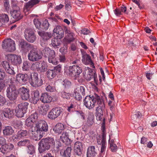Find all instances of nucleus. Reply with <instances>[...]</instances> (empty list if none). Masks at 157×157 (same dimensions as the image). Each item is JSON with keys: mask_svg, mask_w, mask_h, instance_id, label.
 Listing matches in <instances>:
<instances>
[{"mask_svg": "<svg viewBox=\"0 0 157 157\" xmlns=\"http://www.w3.org/2000/svg\"><path fill=\"white\" fill-rule=\"evenodd\" d=\"M32 47L29 49L30 51L28 55V59L30 61L35 62L41 59L42 56L38 51L37 47L34 46Z\"/></svg>", "mask_w": 157, "mask_h": 157, "instance_id": "nucleus-6", "label": "nucleus"}, {"mask_svg": "<svg viewBox=\"0 0 157 157\" xmlns=\"http://www.w3.org/2000/svg\"><path fill=\"white\" fill-rule=\"evenodd\" d=\"M10 12L11 16L17 21L21 19L22 17L20 10H11Z\"/></svg>", "mask_w": 157, "mask_h": 157, "instance_id": "nucleus-27", "label": "nucleus"}, {"mask_svg": "<svg viewBox=\"0 0 157 157\" xmlns=\"http://www.w3.org/2000/svg\"><path fill=\"white\" fill-rule=\"evenodd\" d=\"M83 102L84 105L89 109L94 108L96 103L99 106L104 103L100 97L96 94H94L91 97L90 96H86Z\"/></svg>", "mask_w": 157, "mask_h": 157, "instance_id": "nucleus-1", "label": "nucleus"}, {"mask_svg": "<svg viewBox=\"0 0 157 157\" xmlns=\"http://www.w3.org/2000/svg\"><path fill=\"white\" fill-rule=\"evenodd\" d=\"M6 102L5 98L0 94V105H3Z\"/></svg>", "mask_w": 157, "mask_h": 157, "instance_id": "nucleus-55", "label": "nucleus"}, {"mask_svg": "<svg viewBox=\"0 0 157 157\" xmlns=\"http://www.w3.org/2000/svg\"><path fill=\"white\" fill-rule=\"evenodd\" d=\"M114 140L112 139L111 141L109 140V143L110 144V148L112 152H115L117 150V146L116 144H114Z\"/></svg>", "mask_w": 157, "mask_h": 157, "instance_id": "nucleus-43", "label": "nucleus"}, {"mask_svg": "<svg viewBox=\"0 0 157 157\" xmlns=\"http://www.w3.org/2000/svg\"><path fill=\"white\" fill-rule=\"evenodd\" d=\"M40 63V62H36L33 63L31 67V69L34 71H37L38 72Z\"/></svg>", "mask_w": 157, "mask_h": 157, "instance_id": "nucleus-49", "label": "nucleus"}, {"mask_svg": "<svg viewBox=\"0 0 157 157\" xmlns=\"http://www.w3.org/2000/svg\"><path fill=\"white\" fill-rule=\"evenodd\" d=\"M86 73H87L86 78L87 80H90L93 79L94 82L97 84L98 82V79L97 75L94 71H92V69L89 67L86 68Z\"/></svg>", "mask_w": 157, "mask_h": 157, "instance_id": "nucleus-14", "label": "nucleus"}, {"mask_svg": "<svg viewBox=\"0 0 157 157\" xmlns=\"http://www.w3.org/2000/svg\"><path fill=\"white\" fill-rule=\"evenodd\" d=\"M38 33L39 35L44 40H48L51 38L52 36V34L51 33L45 32L44 31H38Z\"/></svg>", "mask_w": 157, "mask_h": 157, "instance_id": "nucleus-29", "label": "nucleus"}, {"mask_svg": "<svg viewBox=\"0 0 157 157\" xmlns=\"http://www.w3.org/2000/svg\"><path fill=\"white\" fill-rule=\"evenodd\" d=\"M49 25L48 21L47 20H45L43 22L42 25L44 26V29L45 30H47L49 26Z\"/></svg>", "mask_w": 157, "mask_h": 157, "instance_id": "nucleus-60", "label": "nucleus"}, {"mask_svg": "<svg viewBox=\"0 0 157 157\" xmlns=\"http://www.w3.org/2000/svg\"><path fill=\"white\" fill-rule=\"evenodd\" d=\"M23 125L22 122L20 121H17L15 124V127L17 128H20Z\"/></svg>", "mask_w": 157, "mask_h": 157, "instance_id": "nucleus-64", "label": "nucleus"}, {"mask_svg": "<svg viewBox=\"0 0 157 157\" xmlns=\"http://www.w3.org/2000/svg\"><path fill=\"white\" fill-rule=\"evenodd\" d=\"M34 123V121L31 119L29 117L26 119L25 122V124L26 126L28 127H31V130L30 131V132H32V134H33V132H34V130L33 127H32V126L33 125Z\"/></svg>", "mask_w": 157, "mask_h": 157, "instance_id": "nucleus-42", "label": "nucleus"}, {"mask_svg": "<svg viewBox=\"0 0 157 157\" xmlns=\"http://www.w3.org/2000/svg\"><path fill=\"white\" fill-rule=\"evenodd\" d=\"M55 142L56 141L52 138L47 137L42 139L38 144V150L40 153L48 150L51 147H54Z\"/></svg>", "mask_w": 157, "mask_h": 157, "instance_id": "nucleus-2", "label": "nucleus"}, {"mask_svg": "<svg viewBox=\"0 0 157 157\" xmlns=\"http://www.w3.org/2000/svg\"><path fill=\"white\" fill-rule=\"evenodd\" d=\"M11 9L13 10H17L19 9L18 6V2L16 0H11Z\"/></svg>", "mask_w": 157, "mask_h": 157, "instance_id": "nucleus-45", "label": "nucleus"}, {"mask_svg": "<svg viewBox=\"0 0 157 157\" xmlns=\"http://www.w3.org/2000/svg\"><path fill=\"white\" fill-rule=\"evenodd\" d=\"M28 76L27 74H19L16 75L15 81L21 85L25 84V82L27 81V77Z\"/></svg>", "mask_w": 157, "mask_h": 157, "instance_id": "nucleus-19", "label": "nucleus"}, {"mask_svg": "<svg viewBox=\"0 0 157 157\" xmlns=\"http://www.w3.org/2000/svg\"><path fill=\"white\" fill-rule=\"evenodd\" d=\"M14 132L12 127L10 126H6L3 130V133L4 136H9L11 135Z\"/></svg>", "mask_w": 157, "mask_h": 157, "instance_id": "nucleus-33", "label": "nucleus"}, {"mask_svg": "<svg viewBox=\"0 0 157 157\" xmlns=\"http://www.w3.org/2000/svg\"><path fill=\"white\" fill-rule=\"evenodd\" d=\"M13 147L14 146L12 144H7L2 145L0 149L2 153L5 154L12 150Z\"/></svg>", "mask_w": 157, "mask_h": 157, "instance_id": "nucleus-21", "label": "nucleus"}, {"mask_svg": "<svg viewBox=\"0 0 157 157\" xmlns=\"http://www.w3.org/2000/svg\"><path fill=\"white\" fill-rule=\"evenodd\" d=\"M69 132H64L62 133L61 136H60V139L63 143L65 142V141L68 142L70 140L69 139Z\"/></svg>", "mask_w": 157, "mask_h": 157, "instance_id": "nucleus-40", "label": "nucleus"}, {"mask_svg": "<svg viewBox=\"0 0 157 157\" xmlns=\"http://www.w3.org/2000/svg\"><path fill=\"white\" fill-rule=\"evenodd\" d=\"M96 154L94 146H92L88 148L86 154L87 157H95Z\"/></svg>", "mask_w": 157, "mask_h": 157, "instance_id": "nucleus-28", "label": "nucleus"}, {"mask_svg": "<svg viewBox=\"0 0 157 157\" xmlns=\"http://www.w3.org/2000/svg\"><path fill=\"white\" fill-rule=\"evenodd\" d=\"M28 134L26 130H21L18 132L17 135H15L13 136V139H19L22 137L26 136Z\"/></svg>", "mask_w": 157, "mask_h": 157, "instance_id": "nucleus-30", "label": "nucleus"}, {"mask_svg": "<svg viewBox=\"0 0 157 157\" xmlns=\"http://www.w3.org/2000/svg\"><path fill=\"white\" fill-rule=\"evenodd\" d=\"M75 34L73 33L71 34H67L63 40V41L65 43H69L73 41L74 40V36Z\"/></svg>", "mask_w": 157, "mask_h": 157, "instance_id": "nucleus-35", "label": "nucleus"}, {"mask_svg": "<svg viewBox=\"0 0 157 157\" xmlns=\"http://www.w3.org/2000/svg\"><path fill=\"white\" fill-rule=\"evenodd\" d=\"M0 18L4 24L7 23L9 20L8 16L6 14H0Z\"/></svg>", "mask_w": 157, "mask_h": 157, "instance_id": "nucleus-48", "label": "nucleus"}, {"mask_svg": "<svg viewBox=\"0 0 157 157\" xmlns=\"http://www.w3.org/2000/svg\"><path fill=\"white\" fill-rule=\"evenodd\" d=\"M71 151V147H68L65 149H62L60 154L63 157H70Z\"/></svg>", "mask_w": 157, "mask_h": 157, "instance_id": "nucleus-31", "label": "nucleus"}, {"mask_svg": "<svg viewBox=\"0 0 157 157\" xmlns=\"http://www.w3.org/2000/svg\"><path fill=\"white\" fill-rule=\"evenodd\" d=\"M61 97L63 99H69L70 98V94L68 93H67L64 91H63L61 93Z\"/></svg>", "mask_w": 157, "mask_h": 157, "instance_id": "nucleus-51", "label": "nucleus"}, {"mask_svg": "<svg viewBox=\"0 0 157 157\" xmlns=\"http://www.w3.org/2000/svg\"><path fill=\"white\" fill-rule=\"evenodd\" d=\"M49 108L50 106L48 105L41 106L39 110V113L42 115H45L47 114Z\"/></svg>", "mask_w": 157, "mask_h": 157, "instance_id": "nucleus-38", "label": "nucleus"}, {"mask_svg": "<svg viewBox=\"0 0 157 157\" xmlns=\"http://www.w3.org/2000/svg\"><path fill=\"white\" fill-rule=\"evenodd\" d=\"M40 93L37 90H34L31 94V101L33 104H36L39 99Z\"/></svg>", "mask_w": 157, "mask_h": 157, "instance_id": "nucleus-25", "label": "nucleus"}, {"mask_svg": "<svg viewBox=\"0 0 157 157\" xmlns=\"http://www.w3.org/2000/svg\"><path fill=\"white\" fill-rule=\"evenodd\" d=\"M33 45L27 43L26 41L24 40H21L19 42V46L22 50L25 51L27 49H30Z\"/></svg>", "mask_w": 157, "mask_h": 157, "instance_id": "nucleus-26", "label": "nucleus"}, {"mask_svg": "<svg viewBox=\"0 0 157 157\" xmlns=\"http://www.w3.org/2000/svg\"><path fill=\"white\" fill-rule=\"evenodd\" d=\"M106 147V144L101 145L100 150V154L101 156L104 155L105 153Z\"/></svg>", "mask_w": 157, "mask_h": 157, "instance_id": "nucleus-57", "label": "nucleus"}, {"mask_svg": "<svg viewBox=\"0 0 157 157\" xmlns=\"http://www.w3.org/2000/svg\"><path fill=\"white\" fill-rule=\"evenodd\" d=\"M81 52L83 63L86 65L90 64L93 68H95V66L90 56L84 51L81 50Z\"/></svg>", "mask_w": 157, "mask_h": 157, "instance_id": "nucleus-16", "label": "nucleus"}, {"mask_svg": "<svg viewBox=\"0 0 157 157\" xmlns=\"http://www.w3.org/2000/svg\"><path fill=\"white\" fill-rule=\"evenodd\" d=\"M6 96L11 101L15 100L18 96V92L16 88L12 85H10L6 90Z\"/></svg>", "mask_w": 157, "mask_h": 157, "instance_id": "nucleus-10", "label": "nucleus"}, {"mask_svg": "<svg viewBox=\"0 0 157 157\" xmlns=\"http://www.w3.org/2000/svg\"><path fill=\"white\" fill-rule=\"evenodd\" d=\"M2 48L6 51L13 52L16 49L15 42L11 39L5 40L2 45Z\"/></svg>", "mask_w": 157, "mask_h": 157, "instance_id": "nucleus-8", "label": "nucleus"}, {"mask_svg": "<svg viewBox=\"0 0 157 157\" xmlns=\"http://www.w3.org/2000/svg\"><path fill=\"white\" fill-rule=\"evenodd\" d=\"M2 65L8 73L12 75L15 74L13 68L12 67L10 66L7 61H3L2 63Z\"/></svg>", "mask_w": 157, "mask_h": 157, "instance_id": "nucleus-20", "label": "nucleus"}, {"mask_svg": "<svg viewBox=\"0 0 157 157\" xmlns=\"http://www.w3.org/2000/svg\"><path fill=\"white\" fill-rule=\"evenodd\" d=\"M33 22L34 25L36 28L40 29V26L41 22L38 19H34L33 20Z\"/></svg>", "mask_w": 157, "mask_h": 157, "instance_id": "nucleus-54", "label": "nucleus"}, {"mask_svg": "<svg viewBox=\"0 0 157 157\" xmlns=\"http://www.w3.org/2000/svg\"><path fill=\"white\" fill-rule=\"evenodd\" d=\"M75 105L71 104L69 106H68L67 110L70 112H72L75 110Z\"/></svg>", "mask_w": 157, "mask_h": 157, "instance_id": "nucleus-59", "label": "nucleus"}, {"mask_svg": "<svg viewBox=\"0 0 157 157\" xmlns=\"http://www.w3.org/2000/svg\"><path fill=\"white\" fill-rule=\"evenodd\" d=\"M6 86L5 81L2 79H0V92Z\"/></svg>", "mask_w": 157, "mask_h": 157, "instance_id": "nucleus-56", "label": "nucleus"}, {"mask_svg": "<svg viewBox=\"0 0 157 157\" xmlns=\"http://www.w3.org/2000/svg\"><path fill=\"white\" fill-rule=\"evenodd\" d=\"M4 116L6 118H11L13 115V112L10 108L5 109L3 110Z\"/></svg>", "mask_w": 157, "mask_h": 157, "instance_id": "nucleus-36", "label": "nucleus"}, {"mask_svg": "<svg viewBox=\"0 0 157 157\" xmlns=\"http://www.w3.org/2000/svg\"><path fill=\"white\" fill-rule=\"evenodd\" d=\"M74 96L75 98L78 100H80L82 99V97L80 93L77 91H76V90H75L74 91Z\"/></svg>", "mask_w": 157, "mask_h": 157, "instance_id": "nucleus-52", "label": "nucleus"}, {"mask_svg": "<svg viewBox=\"0 0 157 157\" xmlns=\"http://www.w3.org/2000/svg\"><path fill=\"white\" fill-rule=\"evenodd\" d=\"M30 64L28 61H24L22 63V70L24 71H28L31 68Z\"/></svg>", "mask_w": 157, "mask_h": 157, "instance_id": "nucleus-41", "label": "nucleus"}, {"mask_svg": "<svg viewBox=\"0 0 157 157\" xmlns=\"http://www.w3.org/2000/svg\"><path fill=\"white\" fill-rule=\"evenodd\" d=\"M45 89L47 91L52 92H55L56 90L55 88L49 84H47L46 86Z\"/></svg>", "mask_w": 157, "mask_h": 157, "instance_id": "nucleus-50", "label": "nucleus"}, {"mask_svg": "<svg viewBox=\"0 0 157 157\" xmlns=\"http://www.w3.org/2000/svg\"><path fill=\"white\" fill-rule=\"evenodd\" d=\"M64 128L65 126L63 124L58 123L54 127L53 130L55 132L60 134Z\"/></svg>", "mask_w": 157, "mask_h": 157, "instance_id": "nucleus-32", "label": "nucleus"}, {"mask_svg": "<svg viewBox=\"0 0 157 157\" xmlns=\"http://www.w3.org/2000/svg\"><path fill=\"white\" fill-rule=\"evenodd\" d=\"M53 33H56L58 35L56 36L62 38L64 36V31L63 27L59 25L56 26L53 30Z\"/></svg>", "mask_w": 157, "mask_h": 157, "instance_id": "nucleus-23", "label": "nucleus"}, {"mask_svg": "<svg viewBox=\"0 0 157 157\" xmlns=\"http://www.w3.org/2000/svg\"><path fill=\"white\" fill-rule=\"evenodd\" d=\"M27 153L30 155H33L35 153V147L31 144H29L28 146Z\"/></svg>", "mask_w": 157, "mask_h": 157, "instance_id": "nucleus-47", "label": "nucleus"}, {"mask_svg": "<svg viewBox=\"0 0 157 157\" xmlns=\"http://www.w3.org/2000/svg\"><path fill=\"white\" fill-rule=\"evenodd\" d=\"M25 37L27 40L31 43L33 42L36 39L34 30L31 29H26L25 32Z\"/></svg>", "mask_w": 157, "mask_h": 157, "instance_id": "nucleus-15", "label": "nucleus"}, {"mask_svg": "<svg viewBox=\"0 0 157 157\" xmlns=\"http://www.w3.org/2000/svg\"><path fill=\"white\" fill-rule=\"evenodd\" d=\"M63 85L65 87L67 88L71 85V82L70 81L67 80H65L63 81Z\"/></svg>", "mask_w": 157, "mask_h": 157, "instance_id": "nucleus-61", "label": "nucleus"}, {"mask_svg": "<svg viewBox=\"0 0 157 157\" xmlns=\"http://www.w3.org/2000/svg\"><path fill=\"white\" fill-rule=\"evenodd\" d=\"M29 81L31 85L34 87L40 86L43 83L42 80L39 77L38 74L36 73L31 74L29 78Z\"/></svg>", "mask_w": 157, "mask_h": 157, "instance_id": "nucleus-7", "label": "nucleus"}, {"mask_svg": "<svg viewBox=\"0 0 157 157\" xmlns=\"http://www.w3.org/2000/svg\"><path fill=\"white\" fill-rule=\"evenodd\" d=\"M31 119L33 120L34 122L38 118V114L36 113L33 114L29 117Z\"/></svg>", "mask_w": 157, "mask_h": 157, "instance_id": "nucleus-58", "label": "nucleus"}, {"mask_svg": "<svg viewBox=\"0 0 157 157\" xmlns=\"http://www.w3.org/2000/svg\"><path fill=\"white\" fill-rule=\"evenodd\" d=\"M94 116L92 114H89L87 118L86 124L87 126H90L93 125L94 123Z\"/></svg>", "mask_w": 157, "mask_h": 157, "instance_id": "nucleus-39", "label": "nucleus"}, {"mask_svg": "<svg viewBox=\"0 0 157 157\" xmlns=\"http://www.w3.org/2000/svg\"><path fill=\"white\" fill-rule=\"evenodd\" d=\"M148 141L147 138L144 136H143L141 139L140 143L143 144H147V142Z\"/></svg>", "mask_w": 157, "mask_h": 157, "instance_id": "nucleus-62", "label": "nucleus"}, {"mask_svg": "<svg viewBox=\"0 0 157 157\" xmlns=\"http://www.w3.org/2000/svg\"><path fill=\"white\" fill-rule=\"evenodd\" d=\"M7 59L13 64L17 65L21 64L22 61L21 56L15 55H8L6 56Z\"/></svg>", "mask_w": 157, "mask_h": 157, "instance_id": "nucleus-12", "label": "nucleus"}, {"mask_svg": "<svg viewBox=\"0 0 157 157\" xmlns=\"http://www.w3.org/2000/svg\"><path fill=\"white\" fill-rule=\"evenodd\" d=\"M48 129V126L47 122L44 121L40 120L36 124L34 127V132H36L37 133V136L39 137L38 139H35V140H38L41 138L43 136L44 132H46Z\"/></svg>", "mask_w": 157, "mask_h": 157, "instance_id": "nucleus-4", "label": "nucleus"}, {"mask_svg": "<svg viewBox=\"0 0 157 157\" xmlns=\"http://www.w3.org/2000/svg\"><path fill=\"white\" fill-rule=\"evenodd\" d=\"M64 72L71 77H73L75 79H77L78 82L80 78V75L82 72L81 68L77 65H73L69 67H65Z\"/></svg>", "mask_w": 157, "mask_h": 157, "instance_id": "nucleus-3", "label": "nucleus"}, {"mask_svg": "<svg viewBox=\"0 0 157 157\" xmlns=\"http://www.w3.org/2000/svg\"><path fill=\"white\" fill-rule=\"evenodd\" d=\"M102 134L101 136H99L97 137V142L98 145H102L106 144L105 138L106 134L105 132V126L102 125Z\"/></svg>", "mask_w": 157, "mask_h": 157, "instance_id": "nucleus-17", "label": "nucleus"}, {"mask_svg": "<svg viewBox=\"0 0 157 157\" xmlns=\"http://www.w3.org/2000/svg\"><path fill=\"white\" fill-rule=\"evenodd\" d=\"M46 74L47 77L50 79H51L56 76V73L53 70H48Z\"/></svg>", "mask_w": 157, "mask_h": 157, "instance_id": "nucleus-44", "label": "nucleus"}, {"mask_svg": "<svg viewBox=\"0 0 157 157\" xmlns=\"http://www.w3.org/2000/svg\"><path fill=\"white\" fill-rule=\"evenodd\" d=\"M30 143L29 140L25 139L23 140L19 141L17 143V145L21 147L24 146H28Z\"/></svg>", "mask_w": 157, "mask_h": 157, "instance_id": "nucleus-46", "label": "nucleus"}, {"mask_svg": "<svg viewBox=\"0 0 157 157\" xmlns=\"http://www.w3.org/2000/svg\"><path fill=\"white\" fill-rule=\"evenodd\" d=\"M40 99L43 103H48L51 102L52 101V98L48 93H44L42 94Z\"/></svg>", "mask_w": 157, "mask_h": 157, "instance_id": "nucleus-22", "label": "nucleus"}, {"mask_svg": "<svg viewBox=\"0 0 157 157\" xmlns=\"http://www.w3.org/2000/svg\"><path fill=\"white\" fill-rule=\"evenodd\" d=\"M140 114L141 113L139 112H137L136 113H135L133 114L132 116V118L133 119H134L135 118L136 119L140 116Z\"/></svg>", "mask_w": 157, "mask_h": 157, "instance_id": "nucleus-63", "label": "nucleus"}, {"mask_svg": "<svg viewBox=\"0 0 157 157\" xmlns=\"http://www.w3.org/2000/svg\"><path fill=\"white\" fill-rule=\"evenodd\" d=\"M48 65L47 63L44 61L40 62L38 72H44L47 70Z\"/></svg>", "mask_w": 157, "mask_h": 157, "instance_id": "nucleus-37", "label": "nucleus"}, {"mask_svg": "<svg viewBox=\"0 0 157 157\" xmlns=\"http://www.w3.org/2000/svg\"><path fill=\"white\" fill-rule=\"evenodd\" d=\"M105 109V105L104 103L98 106L96 109V119L98 121H103V124L105 123V119L103 118V111Z\"/></svg>", "mask_w": 157, "mask_h": 157, "instance_id": "nucleus-13", "label": "nucleus"}, {"mask_svg": "<svg viewBox=\"0 0 157 157\" xmlns=\"http://www.w3.org/2000/svg\"><path fill=\"white\" fill-rule=\"evenodd\" d=\"M82 144L78 141L75 143L74 145V151L76 155H79L81 154L82 151Z\"/></svg>", "mask_w": 157, "mask_h": 157, "instance_id": "nucleus-24", "label": "nucleus"}, {"mask_svg": "<svg viewBox=\"0 0 157 157\" xmlns=\"http://www.w3.org/2000/svg\"><path fill=\"white\" fill-rule=\"evenodd\" d=\"M63 112V109L61 107L54 108L48 113V117L50 119H54L62 114Z\"/></svg>", "mask_w": 157, "mask_h": 157, "instance_id": "nucleus-11", "label": "nucleus"}, {"mask_svg": "<svg viewBox=\"0 0 157 157\" xmlns=\"http://www.w3.org/2000/svg\"><path fill=\"white\" fill-rule=\"evenodd\" d=\"M29 103L27 102H23L18 104L15 109L16 116L18 117H22L26 113Z\"/></svg>", "mask_w": 157, "mask_h": 157, "instance_id": "nucleus-9", "label": "nucleus"}, {"mask_svg": "<svg viewBox=\"0 0 157 157\" xmlns=\"http://www.w3.org/2000/svg\"><path fill=\"white\" fill-rule=\"evenodd\" d=\"M19 91L21 94V98L24 100H27L29 98V90L24 87H21L19 89Z\"/></svg>", "mask_w": 157, "mask_h": 157, "instance_id": "nucleus-18", "label": "nucleus"}, {"mask_svg": "<svg viewBox=\"0 0 157 157\" xmlns=\"http://www.w3.org/2000/svg\"><path fill=\"white\" fill-rule=\"evenodd\" d=\"M76 90V91H78L82 95H85V89L84 87L80 86V87L77 88Z\"/></svg>", "mask_w": 157, "mask_h": 157, "instance_id": "nucleus-53", "label": "nucleus"}, {"mask_svg": "<svg viewBox=\"0 0 157 157\" xmlns=\"http://www.w3.org/2000/svg\"><path fill=\"white\" fill-rule=\"evenodd\" d=\"M43 53L46 57H48L49 63L54 65L58 64V61L56 57L55 52L54 50H51L48 47H46L43 50Z\"/></svg>", "mask_w": 157, "mask_h": 157, "instance_id": "nucleus-5", "label": "nucleus"}, {"mask_svg": "<svg viewBox=\"0 0 157 157\" xmlns=\"http://www.w3.org/2000/svg\"><path fill=\"white\" fill-rule=\"evenodd\" d=\"M61 38L56 36L52 39L51 44L52 46L55 48H58V46H59L61 44L62 41L61 39Z\"/></svg>", "mask_w": 157, "mask_h": 157, "instance_id": "nucleus-34", "label": "nucleus"}]
</instances>
